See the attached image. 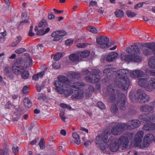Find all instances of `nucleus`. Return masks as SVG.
Segmentation results:
<instances>
[{"instance_id":"nucleus-1","label":"nucleus","mask_w":155,"mask_h":155,"mask_svg":"<svg viewBox=\"0 0 155 155\" xmlns=\"http://www.w3.org/2000/svg\"><path fill=\"white\" fill-rule=\"evenodd\" d=\"M58 80L55 81L54 83L56 90L59 93L64 94L65 97L68 96L73 93V91L70 88V87L77 89L81 88L84 86V84L81 82H75L71 85V81L67 77L63 75L58 76Z\"/></svg>"},{"instance_id":"nucleus-2","label":"nucleus","mask_w":155,"mask_h":155,"mask_svg":"<svg viewBox=\"0 0 155 155\" xmlns=\"http://www.w3.org/2000/svg\"><path fill=\"white\" fill-rule=\"evenodd\" d=\"M116 93L118 95L119 97L117 103V105L120 109L125 110L126 107V96L124 94H120L119 91H116L114 84H110L107 87L106 96L107 100L110 102L114 101L115 99Z\"/></svg>"},{"instance_id":"nucleus-3","label":"nucleus","mask_w":155,"mask_h":155,"mask_svg":"<svg viewBox=\"0 0 155 155\" xmlns=\"http://www.w3.org/2000/svg\"><path fill=\"white\" fill-rule=\"evenodd\" d=\"M110 134L108 131H105L101 134H99L96 137V143L98 145L100 150L105 153H109V145L107 142L109 140L108 137Z\"/></svg>"},{"instance_id":"nucleus-4","label":"nucleus","mask_w":155,"mask_h":155,"mask_svg":"<svg viewBox=\"0 0 155 155\" xmlns=\"http://www.w3.org/2000/svg\"><path fill=\"white\" fill-rule=\"evenodd\" d=\"M130 97L132 101H137L141 103H147L150 99L149 96L147 95L140 89H139L137 91L136 94L130 93Z\"/></svg>"},{"instance_id":"nucleus-5","label":"nucleus","mask_w":155,"mask_h":155,"mask_svg":"<svg viewBox=\"0 0 155 155\" xmlns=\"http://www.w3.org/2000/svg\"><path fill=\"white\" fill-rule=\"evenodd\" d=\"M84 74H91L88 76H86L85 78L86 81L87 82L94 83L100 81V77L99 75L100 71L98 69H94L92 71V73L91 74L89 71L87 70H85L83 71Z\"/></svg>"},{"instance_id":"nucleus-6","label":"nucleus","mask_w":155,"mask_h":155,"mask_svg":"<svg viewBox=\"0 0 155 155\" xmlns=\"http://www.w3.org/2000/svg\"><path fill=\"white\" fill-rule=\"evenodd\" d=\"M114 124L111 130L112 134L114 135H120L125 130H126L127 125L125 123H112Z\"/></svg>"},{"instance_id":"nucleus-7","label":"nucleus","mask_w":155,"mask_h":155,"mask_svg":"<svg viewBox=\"0 0 155 155\" xmlns=\"http://www.w3.org/2000/svg\"><path fill=\"white\" fill-rule=\"evenodd\" d=\"M121 59L128 62H140L141 61V57L135 54L132 55L126 54L125 53H122L120 55Z\"/></svg>"},{"instance_id":"nucleus-8","label":"nucleus","mask_w":155,"mask_h":155,"mask_svg":"<svg viewBox=\"0 0 155 155\" xmlns=\"http://www.w3.org/2000/svg\"><path fill=\"white\" fill-rule=\"evenodd\" d=\"M115 81L120 88L124 90H127L129 85V79L127 76L116 78Z\"/></svg>"},{"instance_id":"nucleus-9","label":"nucleus","mask_w":155,"mask_h":155,"mask_svg":"<svg viewBox=\"0 0 155 155\" xmlns=\"http://www.w3.org/2000/svg\"><path fill=\"white\" fill-rule=\"evenodd\" d=\"M133 135L132 134H129L126 135H123L120 137L119 140L117 139L119 141L120 147H122L123 149L126 148L128 146L129 140L133 139Z\"/></svg>"},{"instance_id":"nucleus-10","label":"nucleus","mask_w":155,"mask_h":155,"mask_svg":"<svg viewBox=\"0 0 155 155\" xmlns=\"http://www.w3.org/2000/svg\"><path fill=\"white\" fill-rule=\"evenodd\" d=\"M96 42L100 48H108L110 47L109 45V39L105 36H101L97 37Z\"/></svg>"},{"instance_id":"nucleus-11","label":"nucleus","mask_w":155,"mask_h":155,"mask_svg":"<svg viewBox=\"0 0 155 155\" xmlns=\"http://www.w3.org/2000/svg\"><path fill=\"white\" fill-rule=\"evenodd\" d=\"M154 136L153 134H149L144 136L143 142L140 145V148H143L147 147L149 144L154 139Z\"/></svg>"},{"instance_id":"nucleus-12","label":"nucleus","mask_w":155,"mask_h":155,"mask_svg":"<svg viewBox=\"0 0 155 155\" xmlns=\"http://www.w3.org/2000/svg\"><path fill=\"white\" fill-rule=\"evenodd\" d=\"M144 132L143 131L139 130L136 134L135 136L134 144L135 146L140 147L141 145Z\"/></svg>"},{"instance_id":"nucleus-13","label":"nucleus","mask_w":155,"mask_h":155,"mask_svg":"<svg viewBox=\"0 0 155 155\" xmlns=\"http://www.w3.org/2000/svg\"><path fill=\"white\" fill-rule=\"evenodd\" d=\"M140 78L138 79V84L140 87H143L147 91H149L148 88L149 87V80L147 78L145 77Z\"/></svg>"},{"instance_id":"nucleus-14","label":"nucleus","mask_w":155,"mask_h":155,"mask_svg":"<svg viewBox=\"0 0 155 155\" xmlns=\"http://www.w3.org/2000/svg\"><path fill=\"white\" fill-rule=\"evenodd\" d=\"M140 121L137 120H130L128 123H125L126 124L127 129L131 130L133 129L139 127L140 124L141 119L139 118Z\"/></svg>"},{"instance_id":"nucleus-15","label":"nucleus","mask_w":155,"mask_h":155,"mask_svg":"<svg viewBox=\"0 0 155 155\" xmlns=\"http://www.w3.org/2000/svg\"><path fill=\"white\" fill-rule=\"evenodd\" d=\"M126 51L127 53L130 54H139L141 53L139 48L135 44L127 47Z\"/></svg>"},{"instance_id":"nucleus-16","label":"nucleus","mask_w":155,"mask_h":155,"mask_svg":"<svg viewBox=\"0 0 155 155\" xmlns=\"http://www.w3.org/2000/svg\"><path fill=\"white\" fill-rule=\"evenodd\" d=\"M66 33L64 31H56L51 34V36L54 38V41H57L60 40L62 36L65 35Z\"/></svg>"},{"instance_id":"nucleus-17","label":"nucleus","mask_w":155,"mask_h":155,"mask_svg":"<svg viewBox=\"0 0 155 155\" xmlns=\"http://www.w3.org/2000/svg\"><path fill=\"white\" fill-rule=\"evenodd\" d=\"M130 75L132 78H138L139 79L140 78H143L145 75L142 71L137 69L132 71L130 73Z\"/></svg>"},{"instance_id":"nucleus-18","label":"nucleus","mask_w":155,"mask_h":155,"mask_svg":"<svg viewBox=\"0 0 155 155\" xmlns=\"http://www.w3.org/2000/svg\"><path fill=\"white\" fill-rule=\"evenodd\" d=\"M120 147L118 141L117 139H113L110 145V149L111 151L115 152L118 150Z\"/></svg>"},{"instance_id":"nucleus-19","label":"nucleus","mask_w":155,"mask_h":155,"mask_svg":"<svg viewBox=\"0 0 155 155\" xmlns=\"http://www.w3.org/2000/svg\"><path fill=\"white\" fill-rule=\"evenodd\" d=\"M140 119H141V122L143 123L151 121H155V113L152 114L150 117H147L146 115H141L140 116Z\"/></svg>"},{"instance_id":"nucleus-20","label":"nucleus","mask_w":155,"mask_h":155,"mask_svg":"<svg viewBox=\"0 0 155 155\" xmlns=\"http://www.w3.org/2000/svg\"><path fill=\"white\" fill-rule=\"evenodd\" d=\"M25 67L23 66H15L13 65L12 70L14 73L17 75H20L23 71Z\"/></svg>"},{"instance_id":"nucleus-21","label":"nucleus","mask_w":155,"mask_h":155,"mask_svg":"<svg viewBox=\"0 0 155 155\" xmlns=\"http://www.w3.org/2000/svg\"><path fill=\"white\" fill-rule=\"evenodd\" d=\"M129 71L126 69H120L118 70L116 73V78H123L124 76H127Z\"/></svg>"},{"instance_id":"nucleus-22","label":"nucleus","mask_w":155,"mask_h":155,"mask_svg":"<svg viewBox=\"0 0 155 155\" xmlns=\"http://www.w3.org/2000/svg\"><path fill=\"white\" fill-rule=\"evenodd\" d=\"M140 110L143 112L150 113H152L154 111V109L153 107L147 105L142 106L140 107Z\"/></svg>"},{"instance_id":"nucleus-23","label":"nucleus","mask_w":155,"mask_h":155,"mask_svg":"<svg viewBox=\"0 0 155 155\" xmlns=\"http://www.w3.org/2000/svg\"><path fill=\"white\" fill-rule=\"evenodd\" d=\"M84 96V92L83 91H80L76 92L72 96V98L73 100L81 99Z\"/></svg>"},{"instance_id":"nucleus-24","label":"nucleus","mask_w":155,"mask_h":155,"mask_svg":"<svg viewBox=\"0 0 155 155\" xmlns=\"http://www.w3.org/2000/svg\"><path fill=\"white\" fill-rule=\"evenodd\" d=\"M118 55V53L116 52L110 53L106 58V60L109 62L112 61Z\"/></svg>"},{"instance_id":"nucleus-25","label":"nucleus","mask_w":155,"mask_h":155,"mask_svg":"<svg viewBox=\"0 0 155 155\" xmlns=\"http://www.w3.org/2000/svg\"><path fill=\"white\" fill-rule=\"evenodd\" d=\"M143 47L147 48L152 51H154L155 49V42L145 43L142 45Z\"/></svg>"},{"instance_id":"nucleus-26","label":"nucleus","mask_w":155,"mask_h":155,"mask_svg":"<svg viewBox=\"0 0 155 155\" xmlns=\"http://www.w3.org/2000/svg\"><path fill=\"white\" fill-rule=\"evenodd\" d=\"M115 69L112 67L106 68L103 71L104 75L106 77H108L110 76L113 72L115 71Z\"/></svg>"},{"instance_id":"nucleus-27","label":"nucleus","mask_w":155,"mask_h":155,"mask_svg":"<svg viewBox=\"0 0 155 155\" xmlns=\"http://www.w3.org/2000/svg\"><path fill=\"white\" fill-rule=\"evenodd\" d=\"M149 82L150 84L148 89L149 91H152L155 89V77L151 78L149 80Z\"/></svg>"},{"instance_id":"nucleus-28","label":"nucleus","mask_w":155,"mask_h":155,"mask_svg":"<svg viewBox=\"0 0 155 155\" xmlns=\"http://www.w3.org/2000/svg\"><path fill=\"white\" fill-rule=\"evenodd\" d=\"M154 54L155 56L151 57L148 61L149 67L152 68H155V49L154 51Z\"/></svg>"},{"instance_id":"nucleus-29","label":"nucleus","mask_w":155,"mask_h":155,"mask_svg":"<svg viewBox=\"0 0 155 155\" xmlns=\"http://www.w3.org/2000/svg\"><path fill=\"white\" fill-rule=\"evenodd\" d=\"M70 59L73 62L78 61H80L78 52L76 54H71L69 56Z\"/></svg>"},{"instance_id":"nucleus-30","label":"nucleus","mask_w":155,"mask_h":155,"mask_svg":"<svg viewBox=\"0 0 155 155\" xmlns=\"http://www.w3.org/2000/svg\"><path fill=\"white\" fill-rule=\"evenodd\" d=\"M79 56L80 61L82 58H86L88 57L90 54V51L87 50H85L83 51H80L78 52Z\"/></svg>"},{"instance_id":"nucleus-31","label":"nucleus","mask_w":155,"mask_h":155,"mask_svg":"<svg viewBox=\"0 0 155 155\" xmlns=\"http://www.w3.org/2000/svg\"><path fill=\"white\" fill-rule=\"evenodd\" d=\"M32 64V60L30 57H27L25 58V65L26 68L31 66Z\"/></svg>"},{"instance_id":"nucleus-32","label":"nucleus","mask_w":155,"mask_h":155,"mask_svg":"<svg viewBox=\"0 0 155 155\" xmlns=\"http://www.w3.org/2000/svg\"><path fill=\"white\" fill-rule=\"evenodd\" d=\"M44 74V72L42 71L38 73L37 74H35L32 77L33 80L38 81L39 78H41Z\"/></svg>"},{"instance_id":"nucleus-33","label":"nucleus","mask_w":155,"mask_h":155,"mask_svg":"<svg viewBox=\"0 0 155 155\" xmlns=\"http://www.w3.org/2000/svg\"><path fill=\"white\" fill-rule=\"evenodd\" d=\"M94 91V88L93 87L91 86H90L87 90L86 96L87 97H90Z\"/></svg>"},{"instance_id":"nucleus-34","label":"nucleus","mask_w":155,"mask_h":155,"mask_svg":"<svg viewBox=\"0 0 155 155\" xmlns=\"http://www.w3.org/2000/svg\"><path fill=\"white\" fill-rule=\"evenodd\" d=\"M24 63V59L23 58H17L13 65L15 66H22L21 65Z\"/></svg>"},{"instance_id":"nucleus-35","label":"nucleus","mask_w":155,"mask_h":155,"mask_svg":"<svg viewBox=\"0 0 155 155\" xmlns=\"http://www.w3.org/2000/svg\"><path fill=\"white\" fill-rule=\"evenodd\" d=\"M72 136L75 139V142L77 144H80L81 143V140L79 135L76 133L74 132L73 133Z\"/></svg>"},{"instance_id":"nucleus-36","label":"nucleus","mask_w":155,"mask_h":155,"mask_svg":"<svg viewBox=\"0 0 155 155\" xmlns=\"http://www.w3.org/2000/svg\"><path fill=\"white\" fill-rule=\"evenodd\" d=\"M24 104L25 107L30 108L32 106V103L28 98L26 97L24 100Z\"/></svg>"},{"instance_id":"nucleus-37","label":"nucleus","mask_w":155,"mask_h":155,"mask_svg":"<svg viewBox=\"0 0 155 155\" xmlns=\"http://www.w3.org/2000/svg\"><path fill=\"white\" fill-rule=\"evenodd\" d=\"M21 78L24 79H28L29 77V74L28 71L25 70V69L20 74Z\"/></svg>"},{"instance_id":"nucleus-38","label":"nucleus","mask_w":155,"mask_h":155,"mask_svg":"<svg viewBox=\"0 0 155 155\" xmlns=\"http://www.w3.org/2000/svg\"><path fill=\"white\" fill-rule=\"evenodd\" d=\"M110 110L112 114H117L118 112V109L116 104H113L111 107Z\"/></svg>"},{"instance_id":"nucleus-39","label":"nucleus","mask_w":155,"mask_h":155,"mask_svg":"<svg viewBox=\"0 0 155 155\" xmlns=\"http://www.w3.org/2000/svg\"><path fill=\"white\" fill-rule=\"evenodd\" d=\"M153 51L148 48H143L142 50L143 53L145 55H150L152 54Z\"/></svg>"},{"instance_id":"nucleus-40","label":"nucleus","mask_w":155,"mask_h":155,"mask_svg":"<svg viewBox=\"0 0 155 155\" xmlns=\"http://www.w3.org/2000/svg\"><path fill=\"white\" fill-rule=\"evenodd\" d=\"M9 153L8 149L5 147L0 150V155H8Z\"/></svg>"},{"instance_id":"nucleus-41","label":"nucleus","mask_w":155,"mask_h":155,"mask_svg":"<svg viewBox=\"0 0 155 155\" xmlns=\"http://www.w3.org/2000/svg\"><path fill=\"white\" fill-rule=\"evenodd\" d=\"M115 15L117 17H122L124 15V13L123 11L120 10H117L115 12Z\"/></svg>"},{"instance_id":"nucleus-42","label":"nucleus","mask_w":155,"mask_h":155,"mask_svg":"<svg viewBox=\"0 0 155 155\" xmlns=\"http://www.w3.org/2000/svg\"><path fill=\"white\" fill-rule=\"evenodd\" d=\"M81 75V74L73 72L71 73L70 75H68V77L70 78H72L78 79L80 77Z\"/></svg>"},{"instance_id":"nucleus-43","label":"nucleus","mask_w":155,"mask_h":155,"mask_svg":"<svg viewBox=\"0 0 155 155\" xmlns=\"http://www.w3.org/2000/svg\"><path fill=\"white\" fill-rule=\"evenodd\" d=\"M126 14L128 17H134L136 15V14L134 12L130 10H127L126 12Z\"/></svg>"},{"instance_id":"nucleus-44","label":"nucleus","mask_w":155,"mask_h":155,"mask_svg":"<svg viewBox=\"0 0 155 155\" xmlns=\"http://www.w3.org/2000/svg\"><path fill=\"white\" fill-rule=\"evenodd\" d=\"M151 123L149 122V123L145 124L143 127V129L147 131L151 130Z\"/></svg>"},{"instance_id":"nucleus-45","label":"nucleus","mask_w":155,"mask_h":155,"mask_svg":"<svg viewBox=\"0 0 155 155\" xmlns=\"http://www.w3.org/2000/svg\"><path fill=\"white\" fill-rule=\"evenodd\" d=\"M63 56L62 54L60 52H58L55 54L54 57V59L55 61H57L60 59Z\"/></svg>"},{"instance_id":"nucleus-46","label":"nucleus","mask_w":155,"mask_h":155,"mask_svg":"<svg viewBox=\"0 0 155 155\" xmlns=\"http://www.w3.org/2000/svg\"><path fill=\"white\" fill-rule=\"evenodd\" d=\"M21 40V38L20 36H18L17 37V40L14 41L12 44V46L13 47H15L20 42Z\"/></svg>"},{"instance_id":"nucleus-47","label":"nucleus","mask_w":155,"mask_h":155,"mask_svg":"<svg viewBox=\"0 0 155 155\" xmlns=\"http://www.w3.org/2000/svg\"><path fill=\"white\" fill-rule=\"evenodd\" d=\"M6 35V32L5 31L0 33V42L2 43L4 41V37Z\"/></svg>"},{"instance_id":"nucleus-48","label":"nucleus","mask_w":155,"mask_h":155,"mask_svg":"<svg viewBox=\"0 0 155 155\" xmlns=\"http://www.w3.org/2000/svg\"><path fill=\"white\" fill-rule=\"evenodd\" d=\"M45 143L44 141V139L42 138L41 139L39 143L40 148L41 149H45Z\"/></svg>"},{"instance_id":"nucleus-49","label":"nucleus","mask_w":155,"mask_h":155,"mask_svg":"<svg viewBox=\"0 0 155 155\" xmlns=\"http://www.w3.org/2000/svg\"><path fill=\"white\" fill-rule=\"evenodd\" d=\"M47 25L46 21L45 19L42 20L39 23L38 26L39 27L44 28Z\"/></svg>"},{"instance_id":"nucleus-50","label":"nucleus","mask_w":155,"mask_h":155,"mask_svg":"<svg viewBox=\"0 0 155 155\" xmlns=\"http://www.w3.org/2000/svg\"><path fill=\"white\" fill-rule=\"evenodd\" d=\"M26 49L24 48L18 49L15 51V52L17 54H20L25 51Z\"/></svg>"},{"instance_id":"nucleus-51","label":"nucleus","mask_w":155,"mask_h":155,"mask_svg":"<svg viewBox=\"0 0 155 155\" xmlns=\"http://www.w3.org/2000/svg\"><path fill=\"white\" fill-rule=\"evenodd\" d=\"M64 110H62L60 111V116L63 121H65L66 118L64 116Z\"/></svg>"},{"instance_id":"nucleus-52","label":"nucleus","mask_w":155,"mask_h":155,"mask_svg":"<svg viewBox=\"0 0 155 155\" xmlns=\"http://www.w3.org/2000/svg\"><path fill=\"white\" fill-rule=\"evenodd\" d=\"M97 104L98 107L101 110H103L105 108L104 104L101 102H98Z\"/></svg>"},{"instance_id":"nucleus-53","label":"nucleus","mask_w":155,"mask_h":155,"mask_svg":"<svg viewBox=\"0 0 155 155\" xmlns=\"http://www.w3.org/2000/svg\"><path fill=\"white\" fill-rule=\"evenodd\" d=\"M88 44L86 43H79L77 44V47L80 48H84L87 46Z\"/></svg>"},{"instance_id":"nucleus-54","label":"nucleus","mask_w":155,"mask_h":155,"mask_svg":"<svg viewBox=\"0 0 155 155\" xmlns=\"http://www.w3.org/2000/svg\"><path fill=\"white\" fill-rule=\"evenodd\" d=\"M88 30L91 32L94 33H96L98 32V30L94 27L89 28Z\"/></svg>"},{"instance_id":"nucleus-55","label":"nucleus","mask_w":155,"mask_h":155,"mask_svg":"<svg viewBox=\"0 0 155 155\" xmlns=\"http://www.w3.org/2000/svg\"><path fill=\"white\" fill-rule=\"evenodd\" d=\"M12 150L15 153H18L19 151L18 147L16 145H14L12 147Z\"/></svg>"},{"instance_id":"nucleus-56","label":"nucleus","mask_w":155,"mask_h":155,"mask_svg":"<svg viewBox=\"0 0 155 155\" xmlns=\"http://www.w3.org/2000/svg\"><path fill=\"white\" fill-rule=\"evenodd\" d=\"M22 92L24 94H26L28 93L29 92V89L28 87L25 86L22 89Z\"/></svg>"},{"instance_id":"nucleus-57","label":"nucleus","mask_w":155,"mask_h":155,"mask_svg":"<svg viewBox=\"0 0 155 155\" xmlns=\"http://www.w3.org/2000/svg\"><path fill=\"white\" fill-rule=\"evenodd\" d=\"M44 30L43 29H41L37 33V35H43L45 34Z\"/></svg>"},{"instance_id":"nucleus-58","label":"nucleus","mask_w":155,"mask_h":155,"mask_svg":"<svg viewBox=\"0 0 155 155\" xmlns=\"http://www.w3.org/2000/svg\"><path fill=\"white\" fill-rule=\"evenodd\" d=\"M5 107L6 108L10 109L13 107V105L10 102L8 101L5 104Z\"/></svg>"},{"instance_id":"nucleus-59","label":"nucleus","mask_w":155,"mask_h":155,"mask_svg":"<svg viewBox=\"0 0 155 155\" xmlns=\"http://www.w3.org/2000/svg\"><path fill=\"white\" fill-rule=\"evenodd\" d=\"M60 106L61 107L64 108H67L69 109H70L71 108V107L70 105H67L65 104H60Z\"/></svg>"},{"instance_id":"nucleus-60","label":"nucleus","mask_w":155,"mask_h":155,"mask_svg":"<svg viewBox=\"0 0 155 155\" xmlns=\"http://www.w3.org/2000/svg\"><path fill=\"white\" fill-rule=\"evenodd\" d=\"M33 28V26L31 25V26L29 32L28 33V35L29 36H33L35 34L34 33L32 32V30Z\"/></svg>"},{"instance_id":"nucleus-61","label":"nucleus","mask_w":155,"mask_h":155,"mask_svg":"<svg viewBox=\"0 0 155 155\" xmlns=\"http://www.w3.org/2000/svg\"><path fill=\"white\" fill-rule=\"evenodd\" d=\"M53 67L54 69H58L60 67V65L59 63L55 62L53 64Z\"/></svg>"},{"instance_id":"nucleus-62","label":"nucleus","mask_w":155,"mask_h":155,"mask_svg":"<svg viewBox=\"0 0 155 155\" xmlns=\"http://www.w3.org/2000/svg\"><path fill=\"white\" fill-rule=\"evenodd\" d=\"M72 43L73 41L71 39H68L65 41V44L67 45H71L72 44Z\"/></svg>"},{"instance_id":"nucleus-63","label":"nucleus","mask_w":155,"mask_h":155,"mask_svg":"<svg viewBox=\"0 0 155 155\" xmlns=\"http://www.w3.org/2000/svg\"><path fill=\"white\" fill-rule=\"evenodd\" d=\"M37 47L40 51H41L44 50V48L42 45H37Z\"/></svg>"},{"instance_id":"nucleus-64","label":"nucleus","mask_w":155,"mask_h":155,"mask_svg":"<svg viewBox=\"0 0 155 155\" xmlns=\"http://www.w3.org/2000/svg\"><path fill=\"white\" fill-rule=\"evenodd\" d=\"M44 87V86H40L39 85H36L37 90L38 92H40L41 90L43 89Z\"/></svg>"}]
</instances>
